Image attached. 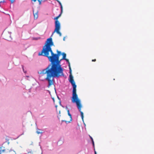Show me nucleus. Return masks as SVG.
<instances>
[{"instance_id":"obj_2","label":"nucleus","mask_w":154,"mask_h":154,"mask_svg":"<svg viewBox=\"0 0 154 154\" xmlns=\"http://www.w3.org/2000/svg\"><path fill=\"white\" fill-rule=\"evenodd\" d=\"M71 100L72 103H76L77 108L80 112L82 118L83 120L84 117L83 113L81 111V108L82 106L81 103V100L79 99L76 93L72 94Z\"/></svg>"},{"instance_id":"obj_25","label":"nucleus","mask_w":154,"mask_h":154,"mask_svg":"<svg viewBox=\"0 0 154 154\" xmlns=\"http://www.w3.org/2000/svg\"><path fill=\"white\" fill-rule=\"evenodd\" d=\"M59 113H60V111H59Z\"/></svg>"},{"instance_id":"obj_19","label":"nucleus","mask_w":154,"mask_h":154,"mask_svg":"<svg viewBox=\"0 0 154 154\" xmlns=\"http://www.w3.org/2000/svg\"><path fill=\"white\" fill-rule=\"evenodd\" d=\"M57 105L55 106V107H56V110H57Z\"/></svg>"},{"instance_id":"obj_17","label":"nucleus","mask_w":154,"mask_h":154,"mask_svg":"<svg viewBox=\"0 0 154 154\" xmlns=\"http://www.w3.org/2000/svg\"><path fill=\"white\" fill-rule=\"evenodd\" d=\"M92 143L93 146H94V140H93V141H92Z\"/></svg>"},{"instance_id":"obj_1","label":"nucleus","mask_w":154,"mask_h":154,"mask_svg":"<svg viewBox=\"0 0 154 154\" xmlns=\"http://www.w3.org/2000/svg\"><path fill=\"white\" fill-rule=\"evenodd\" d=\"M54 45L52 38H48L43 47L42 51L39 52L38 55H42L47 57L51 63L47 68L40 73L42 76L46 75L45 79L48 82V86L49 88L54 84L53 78L51 77H59L63 76V69L60 65V61L66 58V54L64 53H61V51L57 50V54L54 53L51 47Z\"/></svg>"},{"instance_id":"obj_10","label":"nucleus","mask_w":154,"mask_h":154,"mask_svg":"<svg viewBox=\"0 0 154 154\" xmlns=\"http://www.w3.org/2000/svg\"><path fill=\"white\" fill-rule=\"evenodd\" d=\"M41 131V130L38 129L36 131V133L38 134L42 133V131Z\"/></svg>"},{"instance_id":"obj_22","label":"nucleus","mask_w":154,"mask_h":154,"mask_svg":"<svg viewBox=\"0 0 154 154\" xmlns=\"http://www.w3.org/2000/svg\"><path fill=\"white\" fill-rule=\"evenodd\" d=\"M69 69H71V67H69Z\"/></svg>"},{"instance_id":"obj_7","label":"nucleus","mask_w":154,"mask_h":154,"mask_svg":"<svg viewBox=\"0 0 154 154\" xmlns=\"http://www.w3.org/2000/svg\"><path fill=\"white\" fill-rule=\"evenodd\" d=\"M67 113H68V116L70 117V120L69 121L64 120V121H64V122H65L66 123H70V122L72 121V117L71 115L69 113V110H67Z\"/></svg>"},{"instance_id":"obj_3","label":"nucleus","mask_w":154,"mask_h":154,"mask_svg":"<svg viewBox=\"0 0 154 154\" xmlns=\"http://www.w3.org/2000/svg\"><path fill=\"white\" fill-rule=\"evenodd\" d=\"M62 13L61 12L58 16L54 18V19L56 20L55 21V29L52 35L55 32H56L60 36H61V33L59 31L60 28V25L59 21L57 20V19L60 17Z\"/></svg>"},{"instance_id":"obj_13","label":"nucleus","mask_w":154,"mask_h":154,"mask_svg":"<svg viewBox=\"0 0 154 154\" xmlns=\"http://www.w3.org/2000/svg\"><path fill=\"white\" fill-rule=\"evenodd\" d=\"M64 60H65L67 62H68V63H69V60L66 59V58H65V59H64Z\"/></svg>"},{"instance_id":"obj_4","label":"nucleus","mask_w":154,"mask_h":154,"mask_svg":"<svg viewBox=\"0 0 154 154\" xmlns=\"http://www.w3.org/2000/svg\"><path fill=\"white\" fill-rule=\"evenodd\" d=\"M69 72L70 74L69 75V82L71 83L72 85L73 86V90L72 94L76 93V85L75 84V82L74 80L72 74V70L71 69H69Z\"/></svg>"},{"instance_id":"obj_24","label":"nucleus","mask_w":154,"mask_h":154,"mask_svg":"<svg viewBox=\"0 0 154 154\" xmlns=\"http://www.w3.org/2000/svg\"><path fill=\"white\" fill-rule=\"evenodd\" d=\"M60 104V105H61V102L60 101H59Z\"/></svg>"},{"instance_id":"obj_18","label":"nucleus","mask_w":154,"mask_h":154,"mask_svg":"<svg viewBox=\"0 0 154 154\" xmlns=\"http://www.w3.org/2000/svg\"><path fill=\"white\" fill-rule=\"evenodd\" d=\"M68 64H69V67H70V63H68Z\"/></svg>"},{"instance_id":"obj_6","label":"nucleus","mask_w":154,"mask_h":154,"mask_svg":"<svg viewBox=\"0 0 154 154\" xmlns=\"http://www.w3.org/2000/svg\"><path fill=\"white\" fill-rule=\"evenodd\" d=\"M7 149L3 146L0 147V154H4L7 152Z\"/></svg>"},{"instance_id":"obj_14","label":"nucleus","mask_w":154,"mask_h":154,"mask_svg":"<svg viewBox=\"0 0 154 154\" xmlns=\"http://www.w3.org/2000/svg\"><path fill=\"white\" fill-rule=\"evenodd\" d=\"M14 1H15V0H11V3H13L14 2Z\"/></svg>"},{"instance_id":"obj_16","label":"nucleus","mask_w":154,"mask_h":154,"mask_svg":"<svg viewBox=\"0 0 154 154\" xmlns=\"http://www.w3.org/2000/svg\"><path fill=\"white\" fill-rule=\"evenodd\" d=\"M92 61H93V62L96 61V59H94L92 60Z\"/></svg>"},{"instance_id":"obj_9","label":"nucleus","mask_w":154,"mask_h":154,"mask_svg":"<svg viewBox=\"0 0 154 154\" xmlns=\"http://www.w3.org/2000/svg\"><path fill=\"white\" fill-rule=\"evenodd\" d=\"M57 2L59 3V4H60V8H61V13H62L63 7H62V4H61V3L60 2L59 0L57 1Z\"/></svg>"},{"instance_id":"obj_20","label":"nucleus","mask_w":154,"mask_h":154,"mask_svg":"<svg viewBox=\"0 0 154 154\" xmlns=\"http://www.w3.org/2000/svg\"><path fill=\"white\" fill-rule=\"evenodd\" d=\"M22 68H23V71H24V69L23 67V66H22Z\"/></svg>"},{"instance_id":"obj_5","label":"nucleus","mask_w":154,"mask_h":154,"mask_svg":"<svg viewBox=\"0 0 154 154\" xmlns=\"http://www.w3.org/2000/svg\"><path fill=\"white\" fill-rule=\"evenodd\" d=\"M2 35L4 38L7 40L9 41L11 39V32L7 31H4Z\"/></svg>"},{"instance_id":"obj_8","label":"nucleus","mask_w":154,"mask_h":154,"mask_svg":"<svg viewBox=\"0 0 154 154\" xmlns=\"http://www.w3.org/2000/svg\"><path fill=\"white\" fill-rule=\"evenodd\" d=\"M33 15L34 16V17L35 19H37L38 17V11L36 12V13L34 12V11H33Z\"/></svg>"},{"instance_id":"obj_11","label":"nucleus","mask_w":154,"mask_h":154,"mask_svg":"<svg viewBox=\"0 0 154 154\" xmlns=\"http://www.w3.org/2000/svg\"><path fill=\"white\" fill-rule=\"evenodd\" d=\"M14 153H14H15V152L14 151H11L9 152V153Z\"/></svg>"},{"instance_id":"obj_15","label":"nucleus","mask_w":154,"mask_h":154,"mask_svg":"<svg viewBox=\"0 0 154 154\" xmlns=\"http://www.w3.org/2000/svg\"><path fill=\"white\" fill-rule=\"evenodd\" d=\"M89 137L91 140V141H93V138H92V137H91L90 136H89Z\"/></svg>"},{"instance_id":"obj_12","label":"nucleus","mask_w":154,"mask_h":154,"mask_svg":"<svg viewBox=\"0 0 154 154\" xmlns=\"http://www.w3.org/2000/svg\"><path fill=\"white\" fill-rule=\"evenodd\" d=\"M39 2V5H41V0H37Z\"/></svg>"},{"instance_id":"obj_23","label":"nucleus","mask_w":154,"mask_h":154,"mask_svg":"<svg viewBox=\"0 0 154 154\" xmlns=\"http://www.w3.org/2000/svg\"><path fill=\"white\" fill-rule=\"evenodd\" d=\"M33 0V1H34V2H36V0Z\"/></svg>"},{"instance_id":"obj_26","label":"nucleus","mask_w":154,"mask_h":154,"mask_svg":"<svg viewBox=\"0 0 154 154\" xmlns=\"http://www.w3.org/2000/svg\"><path fill=\"white\" fill-rule=\"evenodd\" d=\"M53 101H54V99H53Z\"/></svg>"},{"instance_id":"obj_21","label":"nucleus","mask_w":154,"mask_h":154,"mask_svg":"<svg viewBox=\"0 0 154 154\" xmlns=\"http://www.w3.org/2000/svg\"><path fill=\"white\" fill-rule=\"evenodd\" d=\"M94 153H95V154H96V152L95 151H94Z\"/></svg>"}]
</instances>
